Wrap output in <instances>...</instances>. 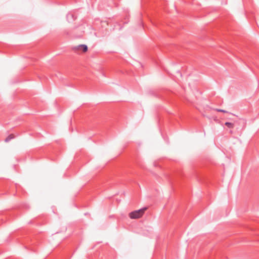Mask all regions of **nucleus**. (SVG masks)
<instances>
[{
  "label": "nucleus",
  "mask_w": 259,
  "mask_h": 259,
  "mask_svg": "<svg viewBox=\"0 0 259 259\" xmlns=\"http://www.w3.org/2000/svg\"><path fill=\"white\" fill-rule=\"evenodd\" d=\"M216 110L218 112H221L223 113H228V112L225 110L220 109H217Z\"/></svg>",
  "instance_id": "nucleus-6"
},
{
  "label": "nucleus",
  "mask_w": 259,
  "mask_h": 259,
  "mask_svg": "<svg viewBox=\"0 0 259 259\" xmlns=\"http://www.w3.org/2000/svg\"><path fill=\"white\" fill-rule=\"evenodd\" d=\"M225 125L227 126L229 128H233L234 126V124L229 122H226L225 123Z\"/></svg>",
  "instance_id": "nucleus-5"
},
{
  "label": "nucleus",
  "mask_w": 259,
  "mask_h": 259,
  "mask_svg": "<svg viewBox=\"0 0 259 259\" xmlns=\"http://www.w3.org/2000/svg\"><path fill=\"white\" fill-rule=\"evenodd\" d=\"M66 18H67L68 21H69V22L71 21V20H74L76 19L74 15L72 13H68L67 15Z\"/></svg>",
  "instance_id": "nucleus-3"
},
{
  "label": "nucleus",
  "mask_w": 259,
  "mask_h": 259,
  "mask_svg": "<svg viewBox=\"0 0 259 259\" xmlns=\"http://www.w3.org/2000/svg\"><path fill=\"white\" fill-rule=\"evenodd\" d=\"M88 46L85 45H79L75 46L73 48V49L76 51H82V52H86L88 51Z\"/></svg>",
  "instance_id": "nucleus-2"
},
{
  "label": "nucleus",
  "mask_w": 259,
  "mask_h": 259,
  "mask_svg": "<svg viewBox=\"0 0 259 259\" xmlns=\"http://www.w3.org/2000/svg\"><path fill=\"white\" fill-rule=\"evenodd\" d=\"M14 138V136L13 134H11L9 136H8L6 139L5 140V141L6 142H8L12 139Z\"/></svg>",
  "instance_id": "nucleus-4"
},
{
  "label": "nucleus",
  "mask_w": 259,
  "mask_h": 259,
  "mask_svg": "<svg viewBox=\"0 0 259 259\" xmlns=\"http://www.w3.org/2000/svg\"><path fill=\"white\" fill-rule=\"evenodd\" d=\"M147 208L146 207H145L139 210L133 211L130 213L129 216L132 219L140 218L143 215Z\"/></svg>",
  "instance_id": "nucleus-1"
}]
</instances>
